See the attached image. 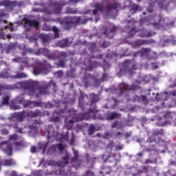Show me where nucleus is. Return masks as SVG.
Instances as JSON below:
<instances>
[{
    "mask_svg": "<svg viewBox=\"0 0 176 176\" xmlns=\"http://www.w3.org/2000/svg\"><path fill=\"white\" fill-rule=\"evenodd\" d=\"M151 43H153V40H137L133 44V46L136 49L137 47H140L143 45H151Z\"/></svg>",
    "mask_w": 176,
    "mask_h": 176,
    "instance_id": "nucleus-22",
    "label": "nucleus"
},
{
    "mask_svg": "<svg viewBox=\"0 0 176 176\" xmlns=\"http://www.w3.org/2000/svg\"><path fill=\"white\" fill-rule=\"evenodd\" d=\"M118 89L121 96H123L127 91H137L140 89V82L135 80L131 85L126 82H121L118 85Z\"/></svg>",
    "mask_w": 176,
    "mask_h": 176,
    "instance_id": "nucleus-6",
    "label": "nucleus"
},
{
    "mask_svg": "<svg viewBox=\"0 0 176 176\" xmlns=\"http://www.w3.org/2000/svg\"><path fill=\"white\" fill-rule=\"evenodd\" d=\"M58 45L60 47H67L68 46H71V43H69L68 38H65L60 41Z\"/></svg>",
    "mask_w": 176,
    "mask_h": 176,
    "instance_id": "nucleus-30",
    "label": "nucleus"
},
{
    "mask_svg": "<svg viewBox=\"0 0 176 176\" xmlns=\"http://www.w3.org/2000/svg\"><path fill=\"white\" fill-rule=\"evenodd\" d=\"M4 152L8 155L12 156L13 155V148H12V145L7 144L6 147L4 150Z\"/></svg>",
    "mask_w": 176,
    "mask_h": 176,
    "instance_id": "nucleus-34",
    "label": "nucleus"
},
{
    "mask_svg": "<svg viewBox=\"0 0 176 176\" xmlns=\"http://www.w3.org/2000/svg\"><path fill=\"white\" fill-rule=\"evenodd\" d=\"M19 104H23V108H35L36 107H41V103L38 101H30V100H24V98H21L19 100Z\"/></svg>",
    "mask_w": 176,
    "mask_h": 176,
    "instance_id": "nucleus-14",
    "label": "nucleus"
},
{
    "mask_svg": "<svg viewBox=\"0 0 176 176\" xmlns=\"http://www.w3.org/2000/svg\"><path fill=\"white\" fill-rule=\"evenodd\" d=\"M119 116H120V114H119L116 112H113V113L107 115V119H108V120H113V119L119 118Z\"/></svg>",
    "mask_w": 176,
    "mask_h": 176,
    "instance_id": "nucleus-33",
    "label": "nucleus"
},
{
    "mask_svg": "<svg viewBox=\"0 0 176 176\" xmlns=\"http://www.w3.org/2000/svg\"><path fill=\"white\" fill-rule=\"evenodd\" d=\"M30 152L32 153H35V152H36V147L35 146H32L31 148H30Z\"/></svg>",
    "mask_w": 176,
    "mask_h": 176,
    "instance_id": "nucleus-63",
    "label": "nucleus"
},
{
    "mask_svg": "<svg viewBox=\"0 0 176 176\" xmlns=\"http://www.w3.org/2000/svg\"><path fill=\"white\" fill-rule=\"evenodd\" d=\"M36 54L39 56L41 54H43L45 57H47L49 60H56L57 56H56L55 54L50 52V50L46 48H40L36 52Z\"/></svg>",
    "mask_w": 176,
    "mask_h": 176,
    "instance_id": "nucleus-13",
    "label": "nucleus"
},
{
    "mask_svg": "<svg viewBox=\"0 0 176 176\" xmlns=\"http://www.w3.org/2000/svg\"><path fill=\"white\" fill-rule=\"evenodd\" d=\"M9 96H6L3 98V105H9Z\"/></svg>",
    "mask_w": 176,
    "mask_h": 176,
    "instance_id": "nucleus-48",
    "label": "nucleus"
},
{
    "mask_svg": "<svg viewBox=\"0 0 176 176\" xmlns=\"http://www.w3.org/2000/svg\"><path fill=\"white\" fill-rule=\"evenodd\" d=\"M122 66L124 67L125 71L126 72H129V74H131L134 69H135V63L134 62V60H126L122 63Z\"/></svg>",
    "mask_w": 176,
    "mask_h": 176,
    "instance_id": "nucleus-16",
    "label": "nucleus"
},
{
    "mask_svg": "<svg viewBox=\"0 0 176 176\" xmlns=\"http://www.w3.org/2000/svg\"><path fill=\"white\" fill-rule=\"evenodd\" d=\"M22 25L24 28H30L31 27H35V28H38L39 27V22L36 21V20L29 19L28 18H23L21 21Z\"/></svg>",
    "mask_w": 176,
    "mask_h": 176,
    "instance_id": "nucleus-12",
    "label": "nucleus"
},
{
    "mask_svg": "<svg viewBox=\"0 0 176 176\" xmlns=\"http://www.w3.org/2000/svg\"><path fill=\"white\" fill-rule=\"evenodd\" d=\"M56 148H58V151H60V152H63V151H64V149H65V147L61 143L56 144Z\"/></svg>",
    "mask_w": 176,
    "mask_h": 176,
    "instance_id": "nucleus-52",
    "label": "nucleus"
},
{
    "mask_svg": "<svg viewBox=\"0 0 176 176\" xmlns=\"http://www.w3.org/2000/svg\"><path fill=\"white\" fill-rule=\"evenodd\" d=\"M1 134H3V135H8V134H9V131L6 129H3L1 130Z\"/></svg>",
    "mask_w": 176,
    "mask_h": 176,
    "instance_id": "nucleus-58",
    "label": "nucleus"
},
{
    "mask_svg": "<svg viewBox=\"0 0 176 176\" xmlns=\"http://www.w3.org/2000/svg\"><path fill=\"white\" fill-rule=\"evenodd\" d=\"M52 66L50 65V64H39L33 67V74L34 75H39L41 74L42 75H47V74H49V68H50Z\"/></svg>",
    "mask_w": 176,
    "mask_h": 176,
    "instance_id": "nucleus-9",
    "label": "nucleus"
},
{
    "mask_svg": "<svg viewBox=\"0 0 176 176\" xmlns=\"http://www.w3.org/2000/svg\"><path fill=\"white\" fill-rule=\"evenodd\" d=\"M6 16V13L5 12V10H0V17H5Z\"/></svg>",
    "mask_w": 176,
    "mask_h": 176,
    "instance_id": "nucleus-61",
    "label": "nucleus"
},
{
    "mask_svg": "<svg viewBox=\"0 0 176 176\" xmlns=\"http://www.w3.org/2000/svg\"><path fill=\"white\" fill-rule=\"evenodd\" d=\"M68 5V2L65 0H60L59 1L52 2L49 5L50 8H53V10L51 11L50 14H61V10H63V7Z\"/></svg>",
    "mask_w": 176,
    "mask_h": 176,
    "instance_id": "nucleus-8",
    "label": "nucleus"
},
{
    "mask_svg": "<svg viewBox=\"0 0 176 176\" xmlns=\"http://www.w3.org/2000/svg\"><path fill=\"white\" fill-rule=\"evenodd\" d=\"M156 19H157V15L156 14H151L147 17L142 18L140 19V27H143L144 25H151V27H153L155 30L163 28L166 25L160 23L162 21V19L156 21Z\"/></svg>",
    "mask_w": 176,
    "mask_h": 176,
    "instance_id": "nucleus-3",
    "label": "nucleus"
},
{
    "mask_svg": "<svg viewBox=\"0 0 176 176\" xmlns=\"http://www.w3.org/2000/svg\"><path fill=\"white\" fill-rule=\"evenodd\" d=\"M52 30L54 34V38H60V34H58V28L56 26H53Z\"/></svg>",
    "mask_w": 176,
    "mask_h": 176,
    "instance_id": "nucleus-44",
    "label": "nucleus"
},
{
    "mask_svg": "<svg viewBox=\"0 0 176 176\" xmlns=\"http://www.w3.org/2000/svg\"><path fill=\"white\" fill-rule=\"evenodd\" d=\"M15 117L17 118L18 119H20L21 120H23L24 118L27 116L26 111H23L21 112L16 113Z\"/></svg>",
    "mask_w": 176,
    "mask_h": 176,
    "instance_id": "nucleus-32",
    "label": "nucleus"
},
{
    "mask_svg": "<svg viewBox=\"0 0 176 176\" xmlns=\"http://www.w3.org/2000/svg\"><path fill=\"white\" fill-rule=\"evenodd\" d=\"M84 65L86 67V69L87 71H91V69H94V68H97V67H100L101 64L97 61H94L90 59L87 58L84 61Z\"/></svg>",
    "mask_w": 176,
    "mask_h": 176,
    "instance_id": "nucleus-15",
    "label": "nucleus"
},
{
    "mask_svg": "<svg viewBox=\"0 0 176 176\" xmlns=\"http://www.w3.org/2000/svg\"><path fill=\"white\" fill-rule=\"evenodd\" d=\"M13 61L14 63H20L21 64H23L24 67H32V65H30V60H28V58H14L13 59Z\"/></svg>",
    "mask_w": 176,
    "mask_h": 176,
    "instance_id": "nucleus-21",
    "label": "nucleus"
},
{
    "mask_svg": "<svg viewBox=\"0 0 176 176\" xmlns=\"http://www.w3.org/2000/svg\"><path fill=\"white\" fill-rule=\"evenodd\" d=\"M11 108L12 109H14L15 111L17 110V109H21V106H19V105H17V104H12L11 106Z\"/></svg>",
    "mask_w": 176,
    "mask_h": 176,
    "instance_id": "nucleus-55",
    "label": "nucleus"
},
{
    "mask_svg": "<svg viewBox=\"0 0 176 176\" xmlns=\"http://www.w3.org/2000/svg\"><path fill=\"white\" fill-rule=\"evenodd\" d=\"M89 97L91 98V104H96L98 101V95L96 94H90Z\"/></svg>",
    "mask_w": 176,
    "mask_h": 176,
    "instance_id": "nucleus-38",
    "label": "nucleus"
},
{
    "mask_svg": "<svg viewBox=\"0 0 176 176\" xmlns=\"http://www.w3.org/2000/svg\"><path fill=\"white\" fill-rule=\"evenodd\" d=\"M164 118H171V113H170V111H166V112L164 114Z\"/></svg>",
    "mask_w": 176,
    "mask_h": 176,
    "instance_id": "nucleus-62",
    "label": "nucleus"
},
{
    "mask_svg": "<svg viewBox=\"0 0 176 176\" xmlns=\"http://www.w3.org/2000/svg\"><path fill=\"white\" fill-rule=\"evenodd\" d=\"M27 74L25 73H16V75L12 76V79H23L24 78H27Z\"/></svg>",
    "mask_w": 176,
    "mask_h": 176,
    "instance_id": "nucleus-37",
    "label": "nucleus"
},
{
    "mask_svg": "<svg viewBox=\"0 0 176 176\" xmlns=\"http://www.w3.org/2000/svg\"><path fill=\"white\" fill-rule=\"evenodd\" d=\"M120 7V5L119 3L107 4L105 6H104V3H96L94 4L95 9L93 10V14L96 16L98 11L102 14L104 13H109L111 10H116V9H119Z\"/></svg>",
    "mask_w": 176,
    "mask_h": 176,
    "instance_id": "nucleus-4",
    "label": "nucleus"
},
{
    "mask_svg": "<svg viewBox=\"0 0 176 176\" xmlns=\"http://www.w3.org/2000/svg\"><path fill=\"white\" fill-rule=\"evenodd\" d=\"M14 129H16V133H23V128H19L17 125H14Z\"/></svg>",
    "mask_w": 176,
    "mask_h": 176,
    "instance_id": "nucleus-56",
    "label": "nucleus"
},
{
    "mask_svg": "<svg viewBox=\"0 0 176 176\" xmlns=\"http://www.w3.org/2000/svg\"><path fill=\"white\" fill-rule=\"evenodd\" d=\"M43 28L45 30V31H52V26L50 25H44Z\"/></svg>",
    "mask_w": 176,
    "mask_h": 176,
    "instance_id": "nucleus-60",
    "label": "nucleus"
},
{
    "mask_svg": "<svg viewBox=\"0 0 176 176\" xmlns=\"http://www.w3.org/2000/svg\"><path fill=\"white\" fill-rule=\"evenodd\" d=\"M50 122H60V117L58 116L54 117V114H53L52 117L50 118Z\"/></svg>",
    "mask_w": 176,
    "mask_h": 176,
    "instance_id": "nucleus-47",
    "label": "nucleus"
},
{
    "mask_svg": "<svg viewBox=\"0 0 176 176\" xmlns=\"http://www.w3.org/2000/svg\"><path fill=\"white\" fill-rule=\"evenodd\" d=\"M85 102V98L83 96H80L78 98V107L82 109V111H84L85 109L83 108V104Z\"/></svg>",
    "mask_w": 176,
    "mask_h": 176,
    "instance_id": "nucleus-41",
    "label": "nucleus"
},
{
    "mask_svg": "<svg viewBox=\"0 0 176 176\" xmlns=\"http://www.w3.org/2000/svg\"><path fill=\"white\" fill-rule=\"evenodd\" d=\"M63 160L64 162V164H69V155H66L65 157H63Z\"/></svg>",
    "mask_w": 176,
    "mask_h": 176,
    "instance_id": "nucleus-54",
    "label": "nucleus"
},
{
    "mask_svg": "<svg viewBox=\"0 0 176 176\" xmlns=\"http://www.w3.org/2000/svg\"><path fill=\"white\" fill-rule=\"evenodd\" d=\"M74 157L72 159V166L76 168V170H78V168L80 167V160H79L78 151L74 150Z\"/></svg>",
    "mask_w": 176,
    "mask_h": 176,
    "instance_id": "nucleus-19",
    "label": "nucleus"
},
{
    "mask_svg": "<svg viewBox=\"0 0 176 176\" xmlns=\"http://www.w3.org/2000/svg\"><path fill=\"white\" fill-rule=\"evenodd\" d=\"M115 31H116V26L115 25L110 24L107 28H106L104 35H105L106 38H109V39H112L113 38V35Z\"/></svg>",
    "mask_w": 176,
    "mask_h": 176,
    "instance_id": "nucleus-17",
    "label": "nucleus"
},
{
    "mask_svg": "<svg viewBox=\"0 0 176 176\" xmlns=\"http://www.w3.org/2000/svg\"><path fill=\"white\" fill-rule=\"evenodd\" d=\"M12 86L14 87V89H23V90H26L29 96L36 97V98H39V96L42 94L39 90L41 82H39L38 81L28 80L25 82H16Z\"/></svg>",
    "mask_w": 176,
    "mask_h": 176,
    "instance_id": "nucleus-1",
    "label": "nucleus"
},
{
    "mask_svg": "<svg viewBox=\"0 0 176 176\" xmlns=\"http://www.w3.org/2000/svg\"><path fill=\"white\" fill-rule=\"evenodd\" d=\"M23 5V3L21 1L19 2L16 0L14 1H10V0H2L0 1V7L4 6L5 9L7 10V12H12V10H14V8L16 6H18L20 8Z\"/></svg>",
    "mask_w": 176,
    "mask_h": 176,
    "instance_id": "nucleus-7",
    "label": "nucleus"
},
{
    "mask_svg": "<svg viewBox=\"0 0 176 176\" xmlns=\"http://www.w3.org/2000/svg\"><path fill=\"white\" fill-rule=\"evenodd\" d=\"M65 14H76V13H78V10L67 7L65 9Z\"/></svg>",
    "mask_w": 176,
    "mask_h": 176,
    "instance_id": "nucleus-35",
    "label": "nucleus"
},
{
    "mask_svg": "<svg viewBox=\"0 0 176 176\" xmlns=\"http://www.w3.org/2000/svg\"><path fill=\"white\" fill-rule=\"evenodd\" d=\"M2 90H14V86L8 84H0V91Z\"/></svg>",
    "mask_w": 176,
    "mask_h": 176,
    "instance_id": "nucleus-31",
    "label": "nucleus"
},
{
    "mask_svg": "<svg viewBox=\"0 0 176 176\" xmlns=\"http://www.w3.org/2000/svg\"><path fill=\"white\" fill-rule=\"evenodd\" d=\"M9 78L13 79V76L9 72V69H3L2 72H0V78L9 79Z\"/></svg>",
    "mask_w": 176,
    "mask_h": 176,
    "instance_id": "nucleus-23",
    "label": "nucleus"
},
{
    "mask_svg": "<svg viewBox=\"0 0 176 176\" xmlns=\"http://www.w3.org/2000/svg\"><path fill=\"white\" fill-rule=\"evenodd\" d=\"M69 116L73 115L72 118L75 119L76 122H82L85 119H87V116H90V114L92 113V119H100V120H104V116L100 114L98 110L94 109H89L88 113H79L76 115V111L74 109H70L68 110Z\"/></svg>",
    "mask_w": 176,
    "mask_h": 176,
    "instance_id": "nucleus-2",
    "label": "nucleus"
},
{
    "mask_svg": "<svg viewBox=\"0 0 176 176\" xmlns=\"http://www.w3.org/2000/svg\"><path fill=\"white\" fill-rule=\"evenodd\" d=\"M57 21L59 22L60 25H63L65 30H71L74 24H79L80 21V16H65L63 19H58Z\"/></svg>",
    "mask_w": 176,
    "mask_h": 176,
    "instance_id": "nucleus-5",
    "label": "nucleus"
},
{
    "mask_svg": "<svg viewBox=\"0 0 176 176\" xmlns=\"http://www.w3.org/2000/svg\"><path fill=\"white\" fill-rule=\"evenodd\" d=\"M123 149V144L116 146L115 151H122Z\"/></svg>",
    "mask_w": 176,
    "mask_h": 176,
    "instance_id": "nucleus-59",
    "label": "nucleus"
},
{
    "mask_svg": "<svg viewBox=\"0 0 176 176\" xmlns=\"http://www.w3.org/2000/svg\"><path fill=\"white\" fill-rule=\"evenodd\" d=\"M74 123H75V121H74V120H69V121H67L65 122L67 130H72V127H74Z\"/></svg>",
    "mask_w": 176,
    "mask_h": 176,
    "instance_id": "nucleus-39",
    "label": "nucleus"
},
{
    "mask_svg": "<svg viewBox=\"0 0 176 176\" xmlns=\"http://www.w3.org/2000/svg\"><path fill=\"white\" fill-rule=\"evenodd\" d=\"M52 85L54 87H56V86H57L56 85V82H54L53 80H51L49 82H46L45 81H41V85L39 87L40 94L43 96H45L46 94H49V91L47 89L50 87V86H52Z\"/></svg>",
    "mask_w": 176,
    "mask_h": 176,
    "instance_id": "nucleus-10",
    "label": "nucleus"
},
{
    "mask_svg": "<svg viewBox=\"0 0 176 176\" xmlns=\"http://www.w3.org/2000/svg\"><path fill=\"white\" fill-rule=\"evenodd\" d=\"M13 162V159H10V160H2L0 159V170H1V168L2 167V166H12V163Z\"/></svg>",
    "mask_w": 176,
    "mask_h": 176,
    "instance_id": "nucleus-29",
    "label": "nucleus"
},
{
    "mask_svg": "<svg viewBox=\"0 0 176 176\" xmlns=\"http://www.w3.org/2000/svg\"><path fill=\"white\" fill-rule=\"evenodd\" d=\"M33 124H42V120H35L33 122Z\"/></svg>",
    "mask_w": 176,
    "mask_h": 176,
    "instance_id": "nucleus-64",
    "label": "nucleus"
},
{
    "mask_svg": "<svg viewBox=\"0 0 176 176\" xmlns=\"http://www.w3.org/2000/svg\"><path fill=\"white\" fill-rule=\"evenodd\" d=\"M17 138H18L17 134L14 133V134L11 135L10 136V140H17Z\"/></svg>",
    "mask_w": 176,
    "mask_h": 176,
    "instance_id": "nucleus-57",
    "label": "nucleus"
},
{
    "mask_svg": "<svg viewBox=\"0 0 176 176\" xmlns=\"http://www.w3.org/2000/svg\"><path fill=\"white\" fill-rule=\"evenodd\" d=\"M82 82L84 84L85 87H87V86H89V80L87 79V77L84 76Z\"/></svg>",
    "mask_w": 176,
    "mask_h": 176,
    "instance_id": "nucleus-51",
    "label": "nucleus"
},
{
    "mask_svg": "<svg viewBox=\"0 0 176 176\" xmlns=\"http://www.w3.org/2000/svg\"><path fill=\"white\" fill-rule=\"evenodd\" d=\"M96 133V126L91 124L88 129V135H93Z\"/></svg>",
    "mask_w": 176,
    "mask_h": 176,
    "instance_id": "nucleus-42",
    "label": "nucleus"
},
{
    "mask_svg": "<svg viewBox=\"0 0 176 176\" xmlns=\"http://www.w3.org/2000/svg\"><path fill=\"white\" fill-rule=\"evenodd\" d=\"M56 152H57V145L54 144L49 148L47 153V155H53V153H56Z\"/></svg>",
    "mask_w": 176,
    "mask_h": 176,
    "instance_id": "nucleus-36",
    "label": "nucleus"
},
{
    "mask_svg": "<svg viewBox=\"0 0 176 176\" xmlns=\"http://www.w3.org/2000/svg\"><path fill=\"white\" fill-rule=\"evenodd\" d=\"M32 12H34L35 13H45V14H52V11L47 8H44L43 9L35 8L32 9Z\"/></svg>",
    "mask_w": 176,
    "mask_h": 176,
    "instance_id": "nucleus-25",
    "label": "nucleus"
},
{
    "mask_svg": "<svg viewBox=\"0 0 176 176\" xmlns=\"http://www.w3.org/2000/svg\"><path fill=\"white\" fill-rule=\"evenodd\" d=\"M67 57H68V54L67 52H60L58 58L59 63L57 65V68H65V63H67Z\"/></svg>",
    "mask_w": 176,
    "mask_h": 176,
    "instance_id": "nucleus-18",
    "label": "nucleus"
},
{
    "mask_svg": "<svg viewBox=\"0 0 176 176\" xmlns=\"http://www.w3.org/2000/svg\"><path fill=\"white\" fill-rule=\"evenodd\" d=\"M129 10H130L131 14H134L137 13V12H138L139 10H141V7H140L138 4L133 3L129 6Z\"/></svg>",
    "mask_w": 176,
    "mask_h": 176,
    "instance_id": "nucleus-27",
    "label": "nucleus"
},
{
    "mask_svg": "<svg viewBox=\"0 0 176 176\" xmlns=\"http://www.w3.org/2000/svg\"><path fill=\"white\" fill-rule=\"evenodd\" d=\"M140 102L142 104H144V105H148V102H149L148 101V97H146V96L141 95V101H140Z\"/></svg>",
    "mask_w": 176,
    "mask_h": 176,
    "instance_id": "nucleus-46",
    "label": "nucleus"
},
{
    "mask_svg": "<svg viewBox=\"0 0 176 176\" xmlns=\"http://www.w3.org/2000/svg\"><path fill=\"white\" fill-rule=\"evenodd\" d=\"M49 146V142H45L43 143L39 146V149H42L43 153H45L46 152V148Z\"/></svg>",
    "mask_w": 176,
    "mask_h": 176,
    "instance_id": "nucleus-43",
    "label": "nucleus"
},
{
    "mask_svg": "<svg viewBox=\"0 0 176 176\" xmlns=\"http://www.w3.org/2000/svg\"><path fill=\"white\" fill-rule=\"evenodd\" d=\"M37 116H41V111H39V110H35L34 111H26V117L27 118H36Z\"/></svg>",
    "mask_w": 176,
    "mask_h": 176,
    "instance_id": "nucleus-26",
    "label": "nucleus"
},
{
    "mask_svg": "<svg viewBox=\"0 0 176 176\" xmlns=\"http://www.w3.org/2000/svg\"><path fill=\"white\" fill-rule=\"evenodd\" d=\"M159 135H164V130L155 129L153 131V135L148 138V142H160L161 139Z\"/></svg>",
    "mask_w": 176,
    "mask_h": 176,
    "instance_id": "nucleus-11",
    "label": "nucleus"
},
{
    "mask_svg": "<svg viewBox=\"0 0 176 176\" xmlns=\"http://www.w3.org/2000/svg\"><path fill=\"white\" fill-rule=\"evenodd\" d=\"M133 102H141V95L140 96L135 95L133 96Z\"/></svg>",
    "mask_w": 176,
    "mask_h": 176,
    "instance_id": "nucleus-53",
    "label": "nucleus"
},
{
    "mask_svg": "<svg viewBox=\"0 0 176 176\" xmlns=\"http://www.w3.org/2000/svg\"><path fill=\"white\" fill-rule=\"evenodd\" d=\"M113 148H115V142H113V141L109 142L107 144V149H110L111 151H112Z\"/></svg>",
    "mask_w": 176,
    "mask_h": 176,
    "instance_id": "nucleus-49",
    "label": "nucleus"
},
{
    "mask_svg": "<svg viewBox=\"0 0 176 176\" xmlns=\"http://www.w3.org/2000/svg\"><path fill=\"white\" fill-rule=\"evenodd\" d=\"M125 32L128 33V38H131V36H134L135 35V32H138L140 31H142V29H138L137 27H130V26H126L124 28Z\"/></svg>",
    "mask_w": 176,
    "mask_h": 176,
    "instance_id": "nucleus-20",
    "label": "nucleus"
},
{
    "mask_svg": "<svg viewBox=\"0 0 176 176\" xmlns=\"http://www.w3.org/2000/svg\"><path fill=\"white\" fill-rule=\"evenodd\" d=\"M112 171V168L111 166H102V170L100 172V174H102V175H107V174H111Z\"/></svg>",
    "mask_w": 176,
    "mask_h": 176,
    "instance_id": "nucleus-28",
    "label": "nucleus"
},
{
    "mask_svg": "<svg viewBox=\"0 0 176 176\" xmlns=\"http://www.w3.org/2000/svg\"><path fill=\"white\" fill-rule=\"evenodd\" d=\"M41 39H42L43 43H49V42H50V35L43 34L41 36Z\"/></svg>",
    "mask_w": 176,
    "mask_h": 176,
    "instance_id": "nucleus-40",
    "label": "nucleus"
},
{
    "mask_svg": "<svg viewBox=\"0 0 176 176\" xmlns=\"http://www.w3.org/2000/svg\"><path fill=\"white\" fill-rule=\"evenodd\" d=\"M52 30L54 34V38H60V34H58V28L56 26H53Z\"/></svg>",
    "mask_w": 176,
    "mask_h": 176,
    "instance_id": "nucleus-45",
    "label": "nucleus"
},
{
    "mask_svg": "<svg viewBox=\"0 0 176 176\" xmlns=\"http://www.w3.org/2000/svg\"><path fill=\"white\" fill-rule=\"evenodd\" d=\"M109 45V41H104L102 44H100V47H102L103 49H107V47H108Z\"/></svg>",
    "mask_w": 176,
    "mask_h": 176,
    "instance_id": "nucleus-50",
    "label": "nucleus"
},
{
    "mask_svg": "<svg viewBox=\"0 0 176 176\" xmlns=\"http://www.w3.org/2000/svg\"><path fill=\"white\" fill-rule=\"evenodd\" d=\"M166 1L167 0H156V2L160 9H164V10H167L168 9L170 2L166 3Z\"/></svg>",
    "mask_w": 176,
    "mask_h": 176,
    "instance_id": "nucleus-24",
    "label": "nucleus"
}]
</instances>
